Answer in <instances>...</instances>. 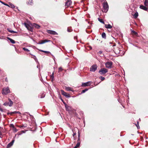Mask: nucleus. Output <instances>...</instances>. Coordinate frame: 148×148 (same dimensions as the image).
<instances>
[{
    "label": "nucleus",
    "mask_w": 148,
    "mask_h": 148,
    "mask_svg": "<svg viewBox=\"0 0 148 148\" xmlns=\"http://www.w3.org/2000/svg\"><path fill=\"white\" fill-rule=\"evenodd\" d=\"M103 9L102 11L103 12L106 13L108 11L109 8V6L107 2H106L103 3Z\"/></svg>",
    "instance_id": "f257e3e1"
},
{
    "label": "nucleus",
    "mask_w": 148,
    "mask_h": 148,
    "mask_svg": "<svg viewBox=\"0 0 148 148\" xmlns=\"http://www.w3.org/2000/svg\"><path fill=\"white\" fill-rule=\"evenodd\" d=\"M8 100H9V101L5 102L3 104V105L5 106H8L10 107L12 106L13 103V102L12 101L10 98H9Z\"/></svg>",
    "instance_id": "f03ea898"
},
{
    "label": "nucleus",
    "mask_w": 148,
    "mask_h": 148,
    "mask_svg": "<svg viewBox=\"0 0 148 148\" xmlns=\"http://www.w3.org/2000/svg\"><path fill=\"white\" fill-rule=\"evenodd\" d=\"M2 91V93L3 95H6L10 92V90L8 87L3 88Z\"/></svg>",
    "instance_id": "7ed1b4c3"
},
{
    "label": "nucleus",
    "mask_w": 148,
    "mask_h": 148,
    "mask_svg": "<svg viewBox=\"0 0 148 148\" xmlns=\"http://www.w3.org/2000/svg\"><path fill=\"white\" fill-rule=\"evenodd\" d=\"M108 72L107 69L105 68H101L99 71V72L101 75L104 74Z\"/></svg>",
    "instance_id": "20e7f679"
},
{
    "label": "nucleus",
    "mask_w": 148,
    "mask_h": 148,
    "mask_svg": "<svg viewBox=\"0 0 148 148\" xmlns=\"http://www.w3.org/2000/svg\"><path fill=\"white\" fill-rule=\"evenodd\" d=\"M112 62L111 61L105 63L106 67L108 69L112 68Z\"/></svg>",
    "instance_id": "39448f33"
},
{
    "label": "nucleus",
    "mask_w": 148,
    "mask_h": 148,
    "mask_svg": "<svg viewBox=\"0 0 148 148\" xmlns=\"http://www.w3.org/2000/svg\"><path fill=\"white\" fill-rule=\"evenodd\" d=\"M24 25L25 27L27 28V29L29 31L32 32H33V28L30 25L27 23H25Z\"/></svg>",
    "instance_id": "423d86ee"
},
{
    "label": "nucleus",
    "mask_w": 148,
    "mask_h": 148,
    "mask_svg": "<svg viewBox=\"0 0 148 148\" xmlns=\"http://www.w3.org/2000/svg\"><path fill=\"white\" fill-rule=\"evenodd\" d=\"M97 66L96 64L92 65L90 68V71L95 72L97 69Z\"/></svg>",
    "instance_id": "0eeeda50"
},
{
    "label": "nucleus",
    "mask_w": 148,
    "mask_h": 148,
    "mask_svg": "<svg viewBox=\"0 0 148 148\" xmlns=\"http://www.w3.org/2000/svg\"><path fill=\"white\" fill-rule=\"evenodd\" d=\"M72 1L71 0H68L65 3V6L66 8L69 7L72 4Z\"/></svg>",
    "instance_id": "6e6552de"
},
{
    "label": "nucleus",
    "mask_w": 148,
    "mask_h": 148,
    "mask_svg": "<svg viewBox=\"0 0 148 148\" xmlns=\"http://www.w3.org/2000/svg\"><path fill=\"white\" fill-rule=\"evenodd\" d=\"M61 92L62 94L66 97H70V95L69 94L67 93L66 92H65L63 90H61Z\"/></svg>",
    "instance_id": "1a4fd4ad"
},
{
    "label": "nucleus",
    "mask_w": 148,
    "mask_h": 148,
    "mask_svg": "<svg viewBox=\"0 0 148 148\" xmlns=\"http://www.w3.org/2000/svg\"><path fill=\"white\" fill-rule=\"evenodd\" d=\"M16 113L19 114H21V112L19 111H15L13 112H10L8 111L7 113V114L8 115H10L11 116H12L13 115V114Z\"/></svg>",
    "instance_id": "9d476101"
},
{
    "label": "nucleus",
    "mask_w": 148,
    "mask_h": 148,
    "mask_svg": "<svg viewBox=\"0 0 148 148\" xmlns=\"http://www.w3.org/2000/svg\"><path fill=\"white\" fill-rule=\"evenodd\" d=\"M47 32L48 34H51L53 35H57L58 34L55 31L47 30Z\"/></svg>",
    "instance_id": "9b49d317"
},
{
    "label": "nucleus",
    "mask_w": 148,
    "mask_h": 148,
    "mask_svg": "<svg viewBox=\"0 0 148 148\" xmlns=\"http://www.w3.org/2000/svg\"><path fill=\"white\" fill-rule=\"evenodd\" d=\"M91 84L90 82H88L86 83H83L82 84V86H90Z\"/></svg>",
    "instance_id": "f8f14e48"
},
{
    "label": "nucleus",
    "mask_w": 148,
    "mask_h": 148,
    "mask_svg": "<svg viewBox=\"0 0 148 148\" xmlns=\"http://www.w3.org/2000/svg\"><path fill=\"white\" fill-rule=\"evenodd\" d=\"M50 41H51L50 40H42L41 41L39 42L38 44H42L46 42H47Z\"/></svg>",
    "instance_id": "ddd939ff"
},
{
    "label": "nucleus",
    "mask_w": 148,
    "mask_h": 148,
    "mask_svg": "<svg viewBox=\"0 0 148 148\" xmlns=\"http://www.w3.org/2000/svg\"><path fill=\"white\" fill-rule=\"evenodd\" d=\"M14 141V140H13L12 141L9 143L7 145V148H9L11 147L13 145Z\"/></svg>",
    "instance_id": "4468645a"
},
{
    "label": "nucleus",
    "mask_w": 148,
    "mask_h": 148,
    "mask_svg": "<svg viewBox=\"0 0 148 148\" xmlns=\"http://www.w3.org/2000/svg\"><path fill=\"white\" fill-rule=\"evenodd\" d=\"M146 6H144L143 5H140V8L142 9H143L145 11H147L148 10V8L146 7Z\"/></svg>",
    "instance_id": "2eb2a0df"
},
{
    "label": "nucleus",
    "mask_w": 148,
    "mask_h": 148,
    "mask_svg": "<svg viewBox=\"0 0 148 148\" xmlns=\"http://www.w3.org/2000/svg\"><path fill=\"white\" fill-rule=\"evenodd\" d=\"M33 27H35L37 29H39L40 28V25L35 23H33Z\"/></svg>",
    "instance_id": "dca6fc26"
},
{
    "label": "nucleus",
    "mask_w": 148,
    "mask_h": 148,
    "mask_svg": "<svg viewBox=\"0 0 148 148\" xmlns=\"http://www.w3.org/2000/svg\"><path fill=\"white\" fill-rule=\"evenodd\" d=\"M65 89L67 91H73L72 88L71 87H65Z\"/></svg>",
    "instance_id": "f3484780"
},
{
    "label": "nucleus",
    "mask_w": 148,
    "mask_h": 148,
    "mask_svg": "<svg viewBox=\"0 0 148 148\" xmlns=\"http://www.w3.org/2000/svg\"><path fill=\"white\" fill-rule=\"evenodd\" d=\"M105 27L107 29H111L112 27V26L109 24L105 25Z\"/></svg>",
    "instance_id": "a211bd4d"
},
{
    "label": "nucleus",
    "mask_w": 148,
    "mask_h": 148,
    "mask_svg": "<svg viewBox=\"0 0 148 148\" xmlns=\"http://www.w3.org/2000/svg\"><path fill=\"white\" fill-rule=\"evenodd\" d=\"M65 107H66V111H68L69 110H71V107L67 106V105H66L65 106Z\"/></svg>",
    "instance_id": "6ab92c4d"
},
{
    "label": "nucleus",
    "mask_w": 148,
    "mask_h": 148,
    "mask_svg": "<svg viewBox=\"0 0 148 148\" xmlns=\"http://www.w3.org/2000/svg\"><path fill=\"white\" fill-rule=\"evenodd\" d=\"M131 34H132L135 35V36H137L138 35V33L137 32L133 30H131Z\"/></svg>",
    "instance_id": "aec40b11"
},
{
    "label": "nucleus",
    "mask_w": 148,
    "mask_h": 148,
    "mask_svg": "<svg viewBox=\"0 0 148 148\" xmlns=\"http://www.w3.org/2000/svg\"><path fill=\"white\" fill-rule=\"evenodd\" d=\"M7 38H8V40H9L10 41V42L12 43V44H14V43H15V41L14 40H13V39H12L9 38V37H8Z\"/></svg>",
    "instance_id": "412c9836"
},
{
    "label": "nucleus",
    "mask_w": 148,
    "mask_h": 148,
    "mask_svg": "<svg viewBox=\"0 0 148 148\" xmlns=\"http://www.w3.org/2000/svg\"><path fill=\"white\" fill-rule=\"evenodd\" d=\"M101 36H102V37L103 38H104V39L106 38V34L105 33H104V32L102 33V34Z\"/></svg>",
    "instance_id": "4be33fe9"
},
{
    "label": "nucleus",
    "mask_w": 148,
    "mask_h": 148,
    "mask_svg": "<svg viewBox=\"0 0 148 148\" xmlns=\"http://www.w3.org/2000/svg\"><path fill=\"white\" fill-rule=\"evenodd\" d=\"M7 30L9 32H10V33H17V32H15L13 30H11L9 28H8Z\"/></svg>",
    "instance_id": "5701e85b"
},
{
    "label": "nucleus",
    "mask_w": 148,
    "mask_h": 148,
    "mask_svg": "<svg viewBox=\"0 0 148 148\" xmlns=\"http://www.w3.org/2000/svg\"><path fill=\"white\" fill-rule=\"evenodd\" d=\"M134 18H137L138 16V13L137 12H136L134 14Z\"/></svg>",
    "instance_id": "b1692460"
},
{
    "label": "nucleus",
    "mask_w": 148,
    "mask_h": 148,
    "mask_svg": "<svg viewBox=\"0 0 148 148\" xmlns=\"http://www.w3.org/2000/svg\"><path fill=\"white\" fill-rule=\"evenodd\" d=\"M144 5L146 6H148V0H145L144 2Z\"/></svg>",
    "instance_id": "393cba45"
},
{
    "label": "nucleus",
    "mask_w": 148,
    "mask_h": 148,
    "mask_svg": "<svg viewBox=\"0 0 148 148\" xmlns=\"http://www.w3.org/2000/svg\"><path fill=\"white\" fill-rule=\"evenodd\" d=\"M39 51L40 52H44L46 53H50V52L49 51H43V50H39Z\"/></svg>",
    "instance_id": "a878e982"
},
{
    "label": "nucleus",
    "mask_w": 148,
    "mask_h": 148,
    "mask_svg": "<svg viewBox=\"0 0 148 148\" xmlns=\"http://www.w3.org/2000/svg\"><path fill=\"white\" fill-rule=\"evenodd\" d=\"M98 20L99 21H100L101 23H102L103 24H104V22L103 21V20L102 19H101L99 18H98Z\"/></svg>",
    "instance_id": "bb28decb"
},
{
    "label": "nucleus",
    "mask_w": 148,
    "mask_h": 148,
    "mask_svg": "<svg viewBox=\"0 0 148 148\" xmlns=\"http://www.w3.org/2000/svg\"><path fill=\"white\" fill-rule=\"evenodd\" d=\"M10 5H9V6H8V7H11L12 8H14L15 7V6L12 3H10L9 4Z\"/></svg>",
    "instance_id": "cd10ccee"
},
{
    "label": "nucleus",
    "mask_w": 148,
    "mask_h": 148,
    "mask_svg": "<svg viewBox=\"0 0 148 148\" xmlns=\"http://www.w3.org/2000/svg\"><path fill=\"white\" fill-rule=\"evenodd\" d=\"M40 97L41 98H43L45 97V94H40Z\"/></svg>",
    "instance_id": "c85d7f7f"
},
{
    "label": "nucleus",
    "mask_w": 148,
    "mask_h": 148,
    "mask_svg": "<svg viewBox=\"0 0 148 148\" xmlns=\"http://www.w3.org/2000/svg\"><path fill=\"white\" fill-rule=\"evenodd\" d=\"M99 78L101 79V81H103L105 80V78L104 77H103L102 76H100L99 77Z\"/></svg>",
    "instance_id": "c756f323"
},
{
    "label": "nucleus",
    "mask_w": 148,
    "mask_h": 148,
    "mask_svg": "<svg viewBox=\"0 0 148 148\" xmlns=\"http://www.w3.org/2000/svg\"><path fill=\"white\" fill-rule=\"evenodd\" d=\"M88 89H87V88H86L84 90H83L82 91V92H81V93H84L86 91H87L88 90Z\"/></svg>",
    "instance_id": "7c9ffc66"
},
{
    "label": "nucleus",
    "mask_w": 148,
    "mask_h": 148,
    "mask_svg": "<svg viewBox=\"0 0 148 148\" xmlns=\"http://www.w3.org/2000/svg\"><path fill=\"white\" fill-rule=\"evenodd\" d=\"M0 2H1L4 5H6V6H9V5H8V4H6V3H5L4 2L1 1H0Z\"/></svg>",
    "instance_id": "2f4dec72"
},
{
    "label": "nucleus",
    "mask_w": 148,
    "mask_h": 148,
    "mask_svg": "<svg viewBox=\"0 0 148 148\" xmlns=\"http://www.w3.org/2000/svg\"><path fill=\"white\" fill-rule=\"evenodd\" d=\"M63 70V69L61 67H60L58 68V72L62 71Z\"/></svg>",
    "instance_id": "473e14b6"
},
{
    "label": "nucleus",
    "mask_w": 148,
    "mask_h": 148,
    "mask_svg": "<svg viewBox=\"0 0 148 148\" xmlns=\"http://www.w3.org/2000/svg\"><path fill=\"white\" fill-rule=\"evenodd\" d=\"M23 49L25 51H29V50H28V49H27L26 48H25V47H24L23 48Z\"/></svg>",
    "instance_id": "72a5a7b5"
},
{
    "label": "nucleus",
    "mask_w": 148,
    "mask_h": 148,
    "mask_svg": "<svg viewBox=\"0 0 148 148\" xmlns=\"http://www.w3.org/2000/svg\"><path fill=\"white\" fill-rule=\"evenodd\" d=\"M80 144V142H78L76 145V146L77 147H79Z\"/></svg>",
    "instance_id": "f704fd0d"
},
{
    "label": "nucleus",
    "mask_w": 148,
    "mask_h": 148,
    "mask_svg": "<svg viewBox=\"0 0 148 148\" xmlns=\"http://www.w3.org/2000/svg\"><path fill=\"white\" fill-rule=\"evenodd\" d=\"M12 130H13V131L14 132H16L17 131V129L15 127L13 128L12 129Z\"/></svg>",
    "instance_id": "c9c22d12"
},
{
    "label": "nucleus",
    "mask_w": 148,
    "mask_h": 148,
    "mask_svg": "<svg viewBox=\"0 0 148 148\" xmlns=\"http://www.w3.org/2000/svg\"><path fill=\"white\" fill-rule=\"evenodd\" d=\"M72 30L69 28H67V31L69 32H71Z\"/></svg>",
    "instance_id": "e433bc0d"
},
{
    "label": "nucleus",
    "mask_w": 148,
    "mask_h": 148,
    "mask_svg": "<svg viewBox=\"0 0 148 148\" xmlns=\"http://www.w3.org/2000/svg\"><path fill=\"white\" fill-rule=\"evenodd\" d=\"M50 78L52 79L54 78L53 73L52 74L50 75Z\"/></svg>",
    "instance_id": "4c0bfd02"
},
{
    "label": "nucleus",
    "mask_w": 148,
    "mask_h": 148,
    "mask_svg": "<svg viewBox=\"0 0 148 148\" xmlns=\"http://www.w3.org/2000/svg\"><path fill=\"white\" fill-rule=\"evenodd\" d=\"M10 127H12V129L15 127V126L13 124H11L10 125Z\"/></svg>",
    "instance_id": "58836bf2"
},
{
    "label": "nucleus",
    "mask_w": 148,
    "mask_h": 148,
    "mask_svg": "<svg viewBox=\"0 0 148 148\" xmlns=\"http://www.w3.org/2000/svg\"><path fill=\"white\" fill-rule=\"evenodd\" d=\"M76 133H74L73 134V136L74 137V139H75V138L74 136H75V135H76Z\"/></svg>",
    "instance_id": "ea45409f"
},
{
    "label": "nucleus",
    "mask_w": 148,
    "mask_h": 148,
    "mask_svg": "<svg viewBox=\"0 0 148 148\" xmlns=\"http://www.w3.org/2000/svg\"><path fill=\"white\" fill-rule=\"evenodd\" d=\"M80 137H78V139H77V142H80Z\"/></svg>",
    "instance_id": "a19ab883"
},
{
    "label": "nucleus",
    "mask_w": 148,
    "mask_h": 148,
    "mask_svg": "<svg viewBox=\"0 0 148 148\" xmlns=\"http://www.w3.org/2000/svg\"><path fill=\"white\" fill-rule=\"evenodd\" d=\"M80 134L79 132L78 131V137H80Z\"/></svg>",
    "instance_id": "79ce46f5"
},
{
    "label": "nucleus",
    "mask_w": 148,
    "mask_h": 148,
    "mask_svg": "<svg viewBox=\"0 0 148 148\" xmlns=\"http://www.w3.org/2000/svg\"><path fill=\"white\" fill-rule=\"evenodd\" d=\"M23 125H19L18 126V127H20V128H21V127H23Z\"/></svg>",
    "instance_id": "37998d69"
},
{
    "label": "nucleus",
    "mask_w": 148,
    "mask_h": 148,
    "mask_svg": "<svg viewBox=\"0 0 148 148\" xmlns=\"http://www.w3.org/2000/svg\"><path fill=\"white\" fill-rule=\"evenodd\" d=\"M5 81L6 82H8V79L7 77H6L5 79Z\"/></svg>",
    "instance_id": "c03bdc74"
},
{
    "label": "nucleus",
    "mask_w": 148,
    "mask_h": 148,
    "mask_svg": "<svg viewBox=\"0 0 148 148\" xmlns=\"http://www.w3.org/2000/svg\"><path fill=\"white\" fill-rule=\"evenodd\" d=\"M98 53H99L100 54H101L102 53V51H100Z\"/></svg>",
    "instance_id": "a18cd8bd"
},
{
    "label": "nucleus",
    "mask_w": 148,
    "mask_h": 148,
    "mask_svg": "<svg viewBox=\"0 0 148 148\" xmlns=\"http://www.w3.org/2000/svg\"><path fill=\"white\" fill-rule=\"evenodd\" d=\"M0 110L1 111V112H3V110L1 108H0Z\"/></svg>",
    "instance_id": "49530a36"
},
{
    "label": "nucleus",
    "mask_w": 148,
    "mask_h": 148,
    "mask_svg": "<svg viewBox=\"0 0 148 148\" xmlns=\"http://www.w3.org/2000/svg\"><path fill=\"white\" fill-rule=\"evenodd\" d=\"M29 1L30 2V3H32V0H29Z\"/></svg>",
    "instance_id": "de8ad7c7"
},
{
    "label": "nucleus",
    "mask_w": 148,
    "mask_h": 148,
    "mask_svg": "<svg viewBox=\"0 0 148 148\" xmlns=\"http://www.w3.org/2000/svg\"><path fill=\"white\" fill-rule=\"evenodd\" d=\"M2 134L1 132L0 131V136Z\"/></svg>",
    "instance_id": "09e8293b"
},
{
    "label": "nucleus",
    "mask_w": 148,
    "mask_h": 148,
    "mask_svg": "<svg viewBox=\"0 0 148 148\" xmlns=\"http://www.w3.org/2000/svg\"><path fill=\"white\" fill-rule=\"evenodd\" d=\"M63 102L65 105V106L66 105V103H65L64 101H63Z\"/></svg>",
    "instance_id": "8fccbe9b"
},
{
    "label": "nucleus",
    "mask_w": 148,
    "mask_h": 148,
    "mask_svg": "<svg viewBox=\"0 0 148 148\" xmlns=\"http://www.w3.org/2000/svg\"><path fill=\"white\" fill-rule=\"evenodd\" d=\"M61 100H62V102H63V101H64V100L61 98Z\"/></svg>",
    "instance_id": "3c124183"
},
{
    "label": "nucleus",
    "mask_w": 148,
    "mask_h": 148,
    "mask_svg": "<svg viewBox=\"0 0 148 148\" xmlns=\"http://www.w3.org/2000/svg\"><path fill=\"white\" fill-rule=\"evenodd\" d=\"M77 147H77V146L76 145V146H75V147H74L73 148H77Z\"/></svg>",
    "instance_id": "603ef678"
},
{
    "label": "nucleus",
    "mask_w": 148,
    "mask_h": 148,
    "mask_svg": "<svg viewBox=\"0 0 148 148\" xmlns=\"http://www.w3.org/2000/svg\"><path fill=\"white\" fill-rule=\"evenodd\" d=\"M115 46H116V44H114V45H113V47Z\"/></svg>",
    "instance_id": "864d4df0"
},
{
    "label": "nucleus",
    "mask_w": 148,
    "mask_h": 148,
    "mask_svg": "<svg viewBox=\"0 0 148 148\" xmlns=\"http://www.w3.org/2000/svg\"><path fill=\"white\" fill-rule=\"evenodd\" d=\"M137 125H138V122H137Z\"/></svg>",
    "instance_id": "5fc2aeb1"
},
{
    "label": "nucleus",
    "mask_w": 148,
    "mask_h": 148,
    "mask_svg": "<svg viewBox=\"0 0 148 148\" xmlns=\"http://www.w3.org/2000/svg\"><path fill=\"white\" fill-rule=\"evenodd\" d=\"M1 116V113H0V116Z\"/></svg>",
    "instance_id": "6e6d98bb"
},
{
    "label": "nucleus",
    "mask_w": 148,
    "mask_h": 148,
    "mask_svg": "<svg viewBox=\"0 0 148 148\" xmlns=\"http://www.w3.org/2000/svg\"><path fill=\"white\" fill-rule=\"evenodd\" d=\"M136 127H138L137 125H136Z\"/></svg>",
    "instance_id": "4d7b16f0"
}]
</instances>
